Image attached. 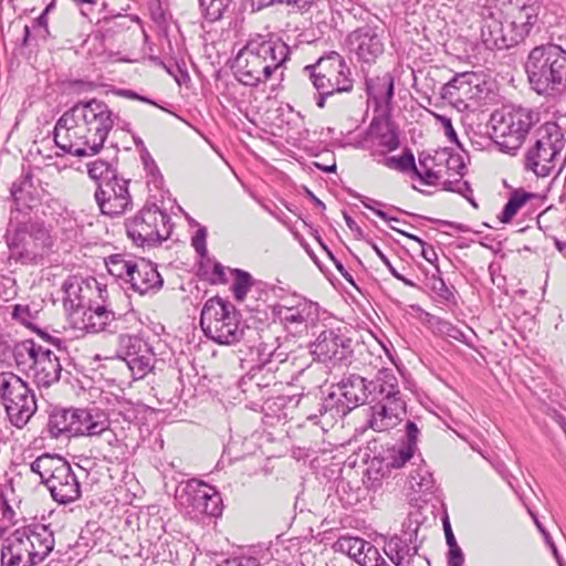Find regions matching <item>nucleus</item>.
I'll return each mask as SVG.
<instances>
[{"label":"nucleus","instance_id":"59","mask_svg":"<svg viewBox=\"0 0 566 566\" xmlns=\"http://www.w3.org/2000/svg\"><path fill=\"white\" fill-rule=\"evenodd\" d=\"M28 234V226L23 224L15 229L14 233L8 238V244L10 248H20L24 245V240Z\"/></svg>","mask_w":566,"mask_h":566},{"label":"nucleus","instance_id":"26","mask_svg":"<svg viewBox=\"0 0 566 566\" xmlns=\"http://www.w3.org/2000/svg\"><path fill=\"white\" fill-rule=\"evenodd\" d=\"M369 401H406L394 369L382 367L369 380Z\"/></svg>","mask_w":566,"mask_h":566},{"label":"nucleus","instance_id":"35","mask_svg":"<svg viewBox=\"0 0 566 566\" xmlns=\"http://www.w3.org/2000/svg\"><path fill=\"white\" fill-rule=\"evenodd\" d=\"M418 174L415 175L423 185L434 186L442 178V169H434L432 155L421 153L419 155Z\"/></svg>","mask_w":566,"mask_h":566},{"label":"nucleus","instance_id":"15","mask_svg":"<svg viewBox=\"0 0 566 566\" xmlns=\"http://www.w3.org/2000/svg\"><path fill=\"white\" fill-rule=\"evenodd\" d=\"M273 315L279 318L285 331L293 335L307 333L319 317V307L301 295L282 297L273 306Z\"/></svg>","mask_w":566,"mask_h":566},{"label":"nucleus","instance_id":"20","mask_svg":"<svg viewBox=\"0 0 566 566\" xmlns=\"http://www.w3.org/2000/svg\"><path fill=\"white\" fill-rule=\"evenodd\" d=\"M482 15L481 39L488 49L503 50L521 43L520 36L513 32L511 27L509 24L503 25L500 19L501 12L485 9Z\"/></svg>","mask_w":566,"mask_h":566},{"label":"nucleus","instance_id":"64","mask_svg":"<svg viewBox=\"0 0 566 566\" xmlns=\"http://www.w3.org/2000/svg\"><path fill=\"white\" fill-rule=\"evenodd\" d=\"M531 514H532V516H533V520H534V522H535V524H536L537 528L543 533V535H544V536H545V538H546V542L551 545V547H552V549H553L554 555L557 557V549H556L555 545H554L553 543H551L548 534L545 532L544 527L542 526V524L539 523V521L537 520V517H536L533 513H531Z\"/></svg>","mask_w":566,"mask_h":566},{"label":"nucleus","instance_id":"16","mask_svg":"<svg viewBox=\"0 0 566 566\" xmlns=\"http://www.w3.org/2000/svg\"><path fill=\"white\" fill-rule=\"evenodd\" d=\"M118 350L124 355L123 359L135 379L144 378L154 369L156 355L153 347L143 338L133 335H119Z\"/></svg>","mask_w":566,"mask_h":566},{"label":"nucleus","instance_id":"3","mask_svg":"<svg viewBox=\"0 0 566 566\" xmlns=\"http://www.w3.org/2000/svg\"><path fill=\"white\" fill-rule=\"evenodd\" d=\"M524 69L537 94L555 97L566 92V50L560 45L546 43L533 48Z\"/></svg>","mask_w":566,"mask_h":566},{"label":"nucleus","instance_id":"51","mask_svg":"<svg viewBox=\"0 0 566 566\" xmlns=\"http://www.w3.org/2000/svg\"><path fill=\"white\" fill-rule=\"evenodd\" d=\"M54 7V3L51 2L43 12L33 21V29L36 32V36L46 39L50 34L49 25H48V13Z\"/></svg>","mask_w":566,"mask_h":566},{"label":"nucleus","instance_id":"52","mask_svg":"<svg viewBox=\"0 0 566 566\" xmlns=\"http://www.w3.org/2000/svg\"><path fill=\"white\" fill-rule=\"evenodd\" d=\"M446 172L452 171L455 176L463 177L465 165L459 154H453L449 149L447 151Z\"/></svg>","mask_w":566,"mask_h":566},{"label":"nucleus","instance_id":"60","mask_svg":"<svg viewBox=\"0 0 566 566\" xmlns=\"http://www.w3.org/2000/svg\"><path fill=\"white\" fill-rule=\"evenodd\" d=\"M447 151L448 148H442L436 150L434 154L432 155V159L434 161V169H442V174L446 172V163L448 161Z\"/></svg>","mask_w":566,"mask_h":566},{"label":"nucleus","instance_id":"62","mask_svg":"<svg viewBox=\"0 0 566 566\" xmlns=\"http://www.w3.org/2000/svg\"><path fill=\"white\" fill-rule=\"evenodd\" d=\"M125 95L130 97V98L138 99V101H142V102H145V103H148L150 105L159 107V105L156 102H154V101H151V99H149V98H147L145 96H142V95H139V94H137V93H135L133 91H126ZM160 108H163V107L160 106Z\"/></svg>","mask_w":566,"mask_h":566},{"label":"nucleus","instance_id":"22","mask_svg":"<svg viewBox=\"0 0 566 566\" xmlns=\"http://www.w3.org/2000/svg\"><path fill=\"white\" fill-rule=\"evenodd\" d=\"M349 51L359 62L373 64L384 53L381 35L375 28L365 25L350 32L347 36Z\"/></svg>","mask_w":566,"mask_h":566},{"label":"nucleus","instance_id":"42","mask_svg":"<svg viewBox=\"0 0 566 566\" xmlns=\"http://www.w3.org/2000/svg\"><path fill=\"white\" fill-rule=\"evenodd\" d=\"M314 0H251L254 10H261L275 2H286L296 9L297 12H306L312 7Z\"/></svg>","mask_w":566,"mask_h":566},{"label":"nucleus","instance_id":"10","mask_svg":"<svg viewBox=\"0 0 566 566\" xmlns=\"http://www.w3.org/2000/svg\"><path fill=\"white\" fill-rule=\"evenodd\" d=\"M0 401L10 422L17 428L25 426L38 406L29 384L12 371L0 373Z\"/></svg>","mask_w":566,"mask_h":566},{"label":"nucleus","instance_id":"37","mask_svg":"<svg viewBox=\"0 0 566 566\" xmlns=\"http://www.w3.org/2000/svg\"><path fill=\"white\" fill-rule=\"evenodd\" d=\"M229 271L233 279L231 286L233 296L237 301L242 302L245 300L248 292L251 290L254 280L249 272L241 269H230Z\"/></svg>","mask_w":566,"mask_h":566},{"label":"nucleus","instance_id":"2","mask_svg":"<svg viewBox=\"0 0 566 566\" xmlns=\"http://www.w3.org/2000/svg\"><path fill=\"white\" fill-rule=\"evenodd\" d=\"M289 46L270 35L255 34L238 52L232 69L237 80L247 86H258L271 78L281 80V69L289 59Z\"/></svg>","mask_w":566,"mask_h":566},{"label":"nucleus","instance_id":"33","mask_svg":"<svg viewBox=\"0 0 566 566\" xmlns=\"http://www.w3.org/2000/svg\"><path fill=\"white\" fill-rule=\"evenodd\" d=\"M76 409L61 410L52 413L49 419V430L54 437L61 434L74 436Z\"/></svg>","mask_w":566,"mask_h":566},{"label":"nucleus","instance_id":"17","mask_svg":"<svg viewBox=\"0 0 566 566\" xmlns=\"http://www.w3.org/2000/svg\"><path fill=\"white\" fill-rule=\"evenodd\" d=\"M128 185L129 180L119 176L105 184H98L95 199L103 214L120 216L132 207L133 201Z\"/></svg>","mask_w":566,"mask_h":566},{"label":"nucleus","instance_id":"4","mask_svg":"<svg viewBox=\"0 0 566 566\" xmlns=\"http://www.w3.org/2000/svg\"><path fill=\"white\" fill-rule=\"evenodd\" d=\"M54 545V535L48 525L17 528L1 544L0 566H36L50 555Z\"/></svg>","mask_w":566,"mask_h":566},{"label":"nucleus","instance_id":"58","mask_svg":"<svg viewBox=\"0 0 566 566\" xmlns=\"http://www.w3.org/2000/svg\"><path fill=\"white\" fill-rule=\"evenodd\" d=\"M283 353H279L277 348L271 349L268 345H263L261 349V366L264 368L266 365L271 364L273 359H277L280 363L284 361V358L282 357Z\"/></svg>","mask_w":566,"mask_h":566},{"label":"nucleus","instance_id":"40","mask_svg":"<svg viewBox=\"0 0 566 566\" xmlns=\"http://www.w3.org/2000/svg\"><path fill=\"white\" fill-rule=\"evenodd\" d=\"M409 486L415 492H430L433 489L432 474L426 468H418L409 475Z\"/></svg>","mask_w":566,"mask_h":566},{"label":"nucleus","instance_id":"36","mask_svg":"<svg viewBox=\"0 0 566 566\" xmlns=\"http://www.w3.org/2000/svg\"><path fill=\"white\" fill-rule=\"evenodd\" d=\"M534 197L533 193L527 192L523 189L514 190L507 202L505 203L503 211L501 213L500 220L503 223H509L513 217L517 213V211L525 206V203Z\"/></svg>","mask_w":566,"mask_h":566},{"label":"nucleus","instance_id":"14","mask_svg":"<svg viewBox=\"0 0 566 566\" xmlns=\"http://www.w3.org/2000/svg\"><path fill=\"white\" fill-rule=\"evenodd\" d=\"M176 501L187 514L220 516L223 505L220 493L207 483L191 479L176 490Z\"/></svg>","mask_w":566,"mask_h":566},{"label":"nucleus","instance_id":"9","mask_svg":"<svg viewBox=\"0 0 566 566\" xmlns=\"http://www.w3.org/2000/svg\"><path fill=\"white\" fill-rule=\"evenodd\" d=\"M200 325L206 336L224 345L238 343L244 331L234 306L219 296L211 297L205 303Z\"/></svg>","mask_w":566,"mask_h":566},{"label":"nucleus","instance_id":"32","mask_svg":"<svg viewBox=\"0 0 566 566\" xmlns=\"http://www.w3.org/2000/svg\"><path fill=\"white\" fill-rule=\"evenodd\" d=\"M367 94L378 105L389 106L394 97V77L386 73L382 76L366 80Z\"/></svg>","mask_w":566,"mask_h":566},{"label":"nucleus","instance_id":"7","mask_svg":"<svg viewBox=\"0 0 566 566\" xmlns=\"http://www.w3.org/2000/svg\"><path fill=\"white\" fill-rule=\"evenodd\" d=\"M30 469L41 478V483L59 504H69L81 497L78 479L64 458L45 453L38 457L30 464Z\"/></svg>","mask_w":566,"mask_h":566},{"label":"nucleus","instance_id":"39","mask_svg":"<svg viewBox=\"0 0 566 566\" xmlns=\"http://www.w3.org/2000/svg\"><path fill=\"white\" fill-rule=\"evenodd\" d=\"M87 172L92 179L97 181V185L105 184L119 176L117 170L109 163L101 159L87 164Z\"/></svg>","mask_w":566,"mask_h":566},{"label":"nucleus","instance_id":"1","mask_svg":"<svg viewBox=\"0 0 566 566\" xmlns=\"http://www.w3.org/2000/svg\"><path fill=\"white\" fill-rule=\"evenodd\" d=\"M115 119L103 101H80L57 119L54 143L75 157L94 156L103 148Z\"/></svg>","mask_w":566,"mask_h":566},{"label":"nucleus","instance_id":"48","mask_svg":"<svg viewBox=\"0 0 566 566\" xmlns=\"http://www.w3.org/2000/svg\"><path fill=\"white\" fill-rule=\"evenodd\" d=\"M443 188L449 191L458 192L472 202L473 206H476L471 199L472 189L468 181H463L461 178L451 180L446 179L443 181Z\"/></svg>","mask_w":566,"mask_h":566},{"label":"nucleus","instance_id":"30","mask_svg":"<svg viewBox=\"0 0 566 566\" xmlns=\"http://www.w3.org/2000/svg\"><path fill=\"white\" fill-rule=\"evenodd\" d=\"M384 552L396 566H411L418 548L401 537L394 536L386 541Z\"/></svg>","mask_w":566,"mask_h":566},{"label":"nucleus","instance_id":"13","mask_svg":"<svg viewBox=\"0 0 566 566\" xmlns=\"http://www.w3.org/2000/svg\"><path fill=\"white\" fill-rule=\"evenodd\" d=\"M128 238L137 245H153L170 235V217L156 205L145 206L125 222Z\"/></svg>","mask_w":566,"mask_h":566},{"label":"nucleus","instance_id":"46","mask_svg":"<svg viewBox=\"0 0 566 566\" xmlns=\"http://www.w3.org/2000/svg\"><path fill=\"white\" fill-rule=\"evenodd\" d=\"M390 228L394 230V231H397L398 233L407 237L408 239L410 240H413L416 241L420 247H421V255L423 256V259H426L429 263H434L437 260H438V255L434 251V249L427 244L423 240H421L419 237L415 235V234H411V233H408L395 226H390Z\"/></svg>","mask_w":566,"mask_h":566},{"label":"nucleus","instance_id":"27","mask_svg":"<svg viewBox=\"0 0 566 566\" xmlns=\"http://www.w3.org/2000/svg\"><path fill=\"white\" fill-rule=\"evenodd\" d=\"M134 268V273H130L127 279L132 290L140 295H147L155 294L163 287L164 280L151 262L140 259L136 261Z\"/></svg>","mask_w":566,"mask_h":566},{"label":"nucleus","instance_id":"55","mask_svg":"<svg viewBox=\"0 0 566 566\" xmlns=\"http://www.w3.org/2000/svg\"><path fill=\"white\" fill-rule=\"evenodd\" d=\"M371 247H373V250L376 252V254L379 256V259L382 261V263L387 266V269L389 270V272L391 273V275L394 277L403 282L408 286H413V283L410 280L406 279L394 268V265L391 264L389 259L384 254V252L378 248L377 244L373 243Z\"/></svg>","mask_w":566,"mask_h":566},{"label":"nucleus","instance_id":"54","mask_svg":"<svg viewBox=\"0 0 566 566\" xmlns=\"http://www.w3.org/2000/svg\"><path fill=\"white\" fill-rule=\"evenodd\" d=\"M12 317L25 326H31L34 319L29 305L17 304L12 311Z\"/></svg>","mask_w":566,"mask_h":566},{"label":"nucleus","instance_id":"28","mask_svg":"<svg viewBox=\"0 0 566 566\" xmlns=\"http://www.w3.org/2000/svg\"><path fill=\"white\" fill-rule=\"evenodd\" d=\"M419 432L420 431L413 421L408 420L406 422V440L400 446L390 450L387 463L388 467L392 469H400L410 461L417 450Z\"/></svg>","mask_w":566,"mask_h":566},{"label":"nucleus","instance_id":"6","mask_svg":"<svg viewBox=\"0 0 566 566\" xmlns=\"http://www.w3.org/2000/svg\"><path fill=\"white\" fill-rule=\"evenodd\" d=\"M303 72L310 77L317 91L316 105L319 108L325 107L327 97L353 91L352 70L344 56L336 51H331L321 56L314 64L306 65Z\"/></svg>","mask_w":566,"mask_h":566},{"label":"nucleus","instance_id":"61","mask_svg":"<svg viewBox=\"0 0 566 566\" xmlns=\"http://www.w3.org/2000/svg\"><path fill=\"white\" fill-rule=\"evenodd\" d=\"M213 275H216L218 277L219 282H221V283L227 282L226 268L221 263H218V262L214 263Z\"/></svg>","mask_w":566,"mask_h":566},{"label":"nucleus","instance_id":"8","mask_svg":"<svg viewBox=\"0 0 566 566\" xmlns=\"http://www.w3.org/2000/svg\"><path fill=\"white\" fill-rule=\"evenodd\" d=\"M538 122V112L531 108L499 109L490 118L491 137L502 151L515 154Z\"/></svg>","mask_w":566,"mask_h":566},{"label":"nucleus","instance_id":"12","mask_svg":"<svg viewBox=\"0 0 566 566\" xmlns=\"http://www.w3.org/2000/svg\"><path fill=\"white\" fill-rule=\"evenodd\" d=\"M565 146L563 135L554 124H545L535 136L533 145L524 157V166L537 177L549 176L556 167L560 151Z\"/></svg>","mask_w":566,"mask_h":566},{"label":"nucleus","instance_id":"11","mask_svg":"<svg viewBox=\"0 0 566 566\" xmlns=\"http://www.w3.org/2000/svg\"><path fill=\"white\" fill-rule=\"evenodd\" d=\"M369 380L350 374L342 378L334 390L321 403V416L329 420L344 418L353 409L369 402Z\"/></svg>","mask_w":566,"mask_h":566},{"label":"nucleus","instance_id":"45","mask_svg":"<svg viewBox=\"0 0 566 566\" xmlns=\"http://www.w3.org/2000/svg\"><path fill=\"white\" fill-rule=\"evenodd\" d=\"M359 564L361 566H389L386 559L381 556L378 548L371 545L369 542L366 545L363 557H360Z\"/></svg>","mask_w":566,"mask_h":566},{"label":"nucleus","instance_id":"25","mask_svg":"<svg viewBox=\"0 0 566 566\" xmlns=\"http://www.w3.org/2000/svg\"><path fill=\"white\" fill-rule=\"evenodd\" d=\"M115 321V313L105 305L93 306L88 304L82 312L72 315L71 324L74 328L87 333H114L116 328Z\"/></svg>","mask_w":566,"mask_h":566},{"label":"nucleus","instance_id":"50","mask_svg":"<svg viewBox=\"0 0 566 566\" xmlns=\"http://www.w3.org/2000/svg\"><path fill=\"white\" fill-rule=\"evenodd\" d=\"M444 533H446V539L447 544L449 546V554H448V560H454V554L459 556L460 559H464L463 553L459 545L457 544L455 537L452 533L450 523L448 520L443 523Z\"/></svg>","mask_w":566,"mask_h":566},{"label":"nucleus","instance_id":"57","mask_svg":"<svg viewBox=\"0 0 566 566\" xmlns=\"http://www.w3.org/2000/svg\"><path fill=\"white\" fill-rule=\"evenodd\" d=\"M432 114H433L434 118L437 119V122H439L442 125V127L444 129V134L449 138V140L457 144L458 146H460V143H459L457 133L453 128L451 118H449L444 115L436 114V113H432Z\"/></svg>","mask_w":566,"mask_h":566},{"label":"nucleus","instance_id":"53","mask_svg":"<svg viewBox=\"0 0 566 566\" xmlns=\"http://www.w3.org/2000/svg\"><path fill=\"white\" fill-rule=\"evenodd\" d=\"M397 164H398L397 170H399L401 172L411 171L413 174V176L419 175L418 167L416 166V163H415V156L410 150H406L402 156L398 157Z\"/></svg>","mask_w":566,"mask_h":566},{"label":"nucleus","instance_id":"56","mask_svg":"<svg viewBox=\"0 0 566 566\" xmlns=\"http://www.w3.org/2000/svg\"><path fill=\"white\" fill-rule=\"evenodd\" d=\"M206 239L207 229L205 227H200L192 237V247L195 248L196 252L202 258L206 256L208 253L206 247Z\"/></svg>","mask_w":566,"mask_h":566},{"label":"nucleus","instance_id":"23","mask_svg":"<svg viewBox=\"0 0 566 566\" xmlns=\"http://www.w3.org/2000/svg\"><path fill=\"white\" fill-rule=\"evenodd\" d=\"M350 339L334 329L323 331L312 344V354L317 360L340 363L350 353Z\"/></svg>","mask_w":566,"mask_h":566},{"label":"nucleus","instance_id":"43","mask_svg":"<svg viewBox=\"0 0 566 566\" xmlns=\"http://www.w3.org/2000/svg\"><path fill=\"white\" fill-rule=\"evenodd\" d=\"M18 295L17 281L11 274H0V298L9 302Z\"/></svg>","mask_w":566,"mask_h":566},{"label":"nucleus","instance_id":"63","mask_svg":"<svg viewBox=\"0 0 566 566\" xmlns=\"http://www.w3.org/2000/svg\"><path fill=\"white\" fill-rule=\"evenodd\" d=\"M531 514H532V516H533V520H534V522H535V524H536L537 528L543 533V535H544V536H545V538H546V542L551 545V547H552V549H553L554 555L557 557V549H556L555 545H554L553 543H551L548 534L545 532L544 527L542 526V524L539 523V521L537 520V517H536L533 513H531Z\"/></svg>","mask_w":566,"mask_h":566},{"label":"nucleus","instance_id":"24","mask_svg":"<svg viewBox=\"0 0 566 566\" xmlns=\"http://www.w3.org/2000/svg\"><path fill=\"white\" fill-rule=\"evenodd\" d=\"M367 423L377 432L397 427L407 413L406 401H369Z\"/></svg>","mask_w":566,"mask_h":566},{"label":"nucleus","instance_id":"41","mask_svg":"<svg viewBox=\"0 0 566 566\" xmlns=\"http://www.w3.org/2000/svg\"><path fill=\"white\" fill-rule=\"evenodd\" d=\"M231 1L232 0H199V4L206 19L213 22L223 17Z\"/></svg>","mask_w":566,"mask_h":566},{"label":"nucleus","instance_id":"21","mask_svg":"<svg viewBox=\"0 0 566 566\" xmlns=\"http://www.w3.org/2000/svg\"><path fill=\"white\" fill-rule=\"evenodd\" d=\"M541 3L538 0H509L506 7L507 23L523 42L538 22Z\"/></svg>","mask_w":566,"mask_h":566},{"label":"nucleus","instance_id":"29","mask_svg":"<svg viewBox=\"0 0 566 566\" xmlns=\"http://www.w3.org/2000/svg\"><path fill=\"white\" fill-rule=\"evenodd\" d=\"M64 291V307L69 313V319L72 322V315L82 312L91 300L86 293L90 292V287L86 285L83 287L82 282L77 279H69L63 283Z\"/></svg>","mask_w":566,"mask_h":566},{"label":"nucleus","instance_id":"19","mask_svg":"<svg viewBox=\"0 0 566 566\" xmlns=\"http://www.w3.org/2000/svg\"><path fill=\"white\" fill-rule=\"evenodd\" d=\"M474 81L476 76L472 73L457 74L442 86L441 97L459 111H465L470 108V102L476 103L482 93L480 85Z\"/></svg>","mask_w":566,"mask_h":566},{"label":"nucleus","instance_id":"38","mask_svg":"<svg viewBox=\"0 0 566 566\" xmlns=\"http://www.w3.org/2000/svg\"><path fill=\"white\" fill-rule=\"evenodd\" d=\"M367 544L368 542L359 537H340L335 547L359 564Z\"/></svg>","mask_w":566,"mask_h":566},{"label":"nucleus","instance_id":"34","mask_svg":"<svg viewBox=\"0 0 566 566\" xmlns=\"http://www.w3.org/2000/svg\"><path fill=\"white\" fill-rule=\"evenodd\" d=\"M136 261L124 254H113L105 260V265L111 275L127 283L130 273H134Z\"/></svg>","mask_w":566,"mask_h":566},{"label":"nucleus","instance_id":"47","mask_svg":"<svg viewBox=\"0 0 566 566\" xmlns=\"http://www.w3.org/2000/svg\"><path fill=\"white\" fill-rule=\"evenodd\" d=\"M354 198H357L359 199V201L363 203V206L369 210H371L375 214H377L379 218H381L382 220L387 221V222H398L399 219L396 218V217H390L387 212L380 210V209H376L375 206H379V207H384L385 203L378 201V200H375V199H371V198H368V197H365L363 195H359V193H356L353 196Z\"/></svg>","mask_w":566,"mask_h":566},{"label":"nucleus","instance_id":"44","mask_svg":"<svg viewBox=\"0 0 566 566\" xmlns=\"http://www.w3.org/2000/svg\"><path fill=\"white\" fill-rule=\"evenodd\" d=\"M431 290L432 292L447 304H455V296L450 287L447 286L446 282L441 277H431Z\"/></svg>","mask_w":566,"mask_h":566},{"label":"nucleus","instance_id":"18","mask_svg":"<svg viewBox=\"0 0 566 566\" xmlns=\"http://www.w3.org/2000/svg\"><path fill=\"white\" fill-rule=\"evenodd\" d=\"M109 424L107 413L98 408L76 409L74 437H101L109 446H113L118 440Z\"/></svg>","mask_w":566,"mask_h":566},{"label":"nucleus","instance_id":"5","mask_svg":"<svg viewBox=\"0 0 566 566\" xmlns=\"http://www.w3.org/2000/svg\"><path fill=\"white\" fill-rule=\"evenodd\" d=\"M12 357L18 371L31 378L38 387L48 388L62 377L63 367L57 353L33 339L15 343Z\"/></svg>","mask_w":566,"mask_h":566},{"label":"nucleus","instance_id":"49","mask_svg":"<svg viewBox=\"0 0 566 566\" xmlns=\"http://www.w3.org/2000/svg\"><path fill=\"white\" fill-rule=\"evenodd\" d=\"M437 324H438V329L441 334H443L452 339L468 344L465 334L455 325L451 324L448 321L440 319V318L438 319Z\"/></svg>","mask_w":566,"mask_h":566},{"label":"nucleus","instance_id":"31","mask_svg":"<svg viewBox=\"0 0 566 566\" xmlns=\"http://www.w3.org/2000/svg\"><path fill=\"white\" fill-rule=\"evenodd\" d=\"M11 196L18 210L31 208L38 200V191L33 185V176L30 171L24 172L13 182Z\"/></svg>","mask_w":566,"mask_h":566}]
</instances>
